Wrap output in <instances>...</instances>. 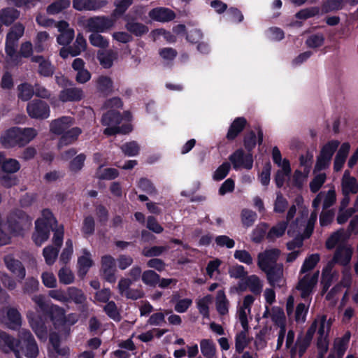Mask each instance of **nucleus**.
<instances>
[{
	"label": "nucleus",
	"instance_id": "nucleus-1",
	"mask_svg": "<svg viewBox=\"0 0 358 358\" xmlns=\"http://www.w3.org/2000/svg\"><path fill=\"white\" fill-rule=\"evenodd\" d=\"M37 134L34 128H20L13 127L7 129L1 135L0 141L5 148H12L15 146L23 147L33 140Z\"/></svg>",
	"mask_w": 358,
	"mask_h": 358
},
{
	"label": "nucleus",
	"instance_id": "nucleus-2",
	"mask_svg": "<svg viewBox=\"0 0 358 358\" xmlns=\"http://www.w3.org/2000/svg\"><path fill=\"white\" fill-rule=\"evenodd\" d=\"M123 116L120 111L115 109L108 110L103 113L101 120L103 126H107L103 130V134L108 136H113L117 134H127L133 128L130 123H124L121 126Z\"/></svg>",
	"mask_w": 358,
	"mask_h": 358
},
{
	"label": "nucleus",
	"instance_id": "nucleus-3",
	"mask_svg": "<svg viewBox=\"0 0 358 358\" xmlns=\"http://www.w3.org/2000/svg\"><path fill=\"white\" fill-rule=\"evenodd\" d=\"M6 224L10 234L18 236L23 234L25 229L31 226V218L22 210L16 208L7 215Z\"/></svg>",
	"mask_w": 358,
	"mask_h": 358
},
{
	"label": "nucleus",
	"instance_id": "nucleus-4",
	"mask_svg": "<svg viewBox=\"0 0 358 358\" xmlns=\"http://www.w3.org/2000/svg\"><path fill=\"white\" fill-rule=\"evenodd\" d=\"M42 314L45 320H49L53 324L55 329L60 332L63 319H64V308L53 304L48 303L41 300L37 301Z\"/></svg>",
	"mask_w": 358,
	"mask_h": 358
},
{
	"label": "nucleus",
	"instance_id": "nucleus-5",
	"mask_svg": "<svg viewBox=\"0 0 358 358\" xmlns=\"http://www.w3.org/2000/svg\"><path fill=\"white\" fill-rule=\"evenodd\" d=\"M16 350H19L27 358H36L38 355V347L32 334L28 330L20 333V338L16 339Z\"/></svg>",
	"mask_w": 358,
	"mask_h": 358
},
{
	"label": "nucleus",
	"instance_id": "nucleus-6",
	"mask_svg": "<svg viewBox=\"0 0 358 358\" xmlns=\"http://www.w3.org/2000/svg\"><path fill=\"white\" fill-rule=\"evenodd\" d=\"M229 160L231 163L233 169L236 171L241 169L250 170L253 166L252 154L248 152L245 153L242 148H238L233 152L229 156Z\"/></svg>",
	"mask_w": 358,
	"mask_h": 358
},
{
	"label": "nucleus",
	"instance_id": "nucleus-7",
	"mask_svg": "<svg viewBox=\"0 0 358 358\" xmlns=\"http://www.w3.org/2000/svg\"><path fill=\"white\" fill-rule=\"evenodd\" d=\"M26 110L31 118L36 120H45L50 114L48 103L45 101L37 99L28 102Z\"/></svg>",
	"mask_w": 358,
	"mask_h": 358
},
{
	"label": "nucleus",
	"instance_id": "nucleus-8",
	"mask_svg": "<svg viewBox=\"0 0 358 358\" xmlns=\"http://www.w3.org/2000/svg\"><path fill=\"white\" fill-rule=\"evenodd\" d=\"M115 19L105 15L94 16L87 19L86 27L92 33H103L112 28Z\"/></svg>",
	"mask_w": 358,
	"mask_h": 358
},
{
	"label": "nucleus",
	"instance_id": "nucleus-9",
	"mask_svg": "<svg viewBox=\"0 0 358 358\" xmlns=\"http://www.w3.org/2000/svg\"><path fill=\"white\" fill-rule=\"evenodd\" d=\"M116 264L115 258L110 255H105L101 258L100 272L103 279L110 283L116 281Z\"/></svg>",
	"mask_w": 358,
	"mask_h": 358
},
{
	"label": "nucleus",
	"instance_id": "nucleus-10",
	"mask_svg": "<svg viewBox=\"0 0 358 358\" xmlns=\"http://www.w3.org/2000/svg\"><path fill=\"white\" fill-rule=\"evenodd\" d=\"M318 276L319 271L312 275L306 274L299 280L296 288L301 292V297L303 299L306 300L312 294L313 290L317 282Z\"/></svg>",
	"mask_w": 358,
	"mask_h": 358
},
{
	"label": "nucleus",
	"instance_id": "nucleus-11",
	"mask_svg": "<svg viewBox=\"0 0 358 358\" xmlns=\"http://www.w3.org/2000/svg\"><path fill=\"white\" fill-rule=\"evenodd\" d=\"M3 262L6 268L13 273L19 282L25 278L26 269L19 259H15L13 255H7L3 257Z\"/></svg>",
	"mask_w": 358,
	"mask_h": 358
},
{
	"label": "nucleus",
	"instance_id": "nucleus-12",
	"mask_svg": "<svg viewBox=\"0 0 358 358\" xmlns=\"http://www.w3.org/2000/svg\"><path fill=\"white\" fill-rule=\"evenodd\" d=\"M54 227L46 224L42 220H36L35 231L33 233L31 239L37 246H41L50 237V232Z\"/></svg>",
	"mask_w": 358,
	"mask_h": 358
},
{
	"label": "nucleus",
	"instance_id": "nucleus-13",
	"mask_svg": "<svg viewBox=\"0 0 358 358\" xmlns=\"http://www.w3.org/2000/svg\"><path fill=\"white\" fill-rule=\"evenodd\" d=\"M266 275L268 282L271 287L278 286L282 287L281 282L283 276V266L282 264H273V266H268L265 268H260Z\"/></svg>",
	"mask_w": 358,
	"mask_h": 358
},
{
	"label": "nucleus",
	"instance_id": "nucleus-14",
	"mask_svg": "<svg viewBox=\"0 0 358 358\" xmlns=\"http://www.w3.org/2000/svg\"><path fill=\"white\" fill-rule=\"evenodd\" d=\"M280 255V250L278 248H272L266 250L264 252L259 253L258 255L257 265L259 268H266L273 266V264H278L277 261Z\"/></svg>",
	"mask_w": 358,
	"mask_h": 358
},
{
	"label": "nucleus",
	"instance_id": "nucleus-15",
	"mask_svg": "<svg viewBox=\"0 0 358 358\" xmlns=\"http://www.w3.org/2000/svg\"><path fill=\"white\" fill-rule=\"evenodd\" d=\"M0 350L6 354L14 352L19 358V350H16V338L0 329Z\"/></svg>",
	"mask_w": 358,
	"mask_h": 358
},
{
	"label": "nucleus",
	"instance_id": "nucleus-16",
	"mask_svg": "<svg viewBox=\"0 0 358 358\" xmlns=\"http://www.w3.org/2000/svg\"><path fill=\"white\" fill-rule=\"evenodd\" d=\"M149 17L154 21L168 22L176 17L175 13L170 8L165 7H157L150 10Z\"/></svg>",
	"mask_w": 358,
	"mask_h": 358
},
{
	"label": "nucleus",
	"instance_id": "nucleus-17",
	"mask_svg": "<svg viewBox=\"0 0 358 358\" xmlns=\"http://www.w3.org/2000/svg\"><path fill=\"white\" fill-rule=\"evenodd\" d=\"M247 124L248 121L245 117H236L229 127L226 138L229 141H234L245 129Z\"/></svg>",
	"mask_w": 358,
	"mask_h": 358
},
{
	"label": "nucleus",
	"instance_id": "nucleus-18",
	"mask_svg": "<svg viewBox=\"0 0 358 358\" xmlns=\"http://www.w3.org/2000/svg\"><path fill=\"white\" fill-rule=\"evenodd\" d=\"M83 255L78 258L77 267H78V276L83 279L90 268L93 266L94 262L91 258V253L87 250H83Z\"/></svg>",
	"mask_w": 358,
	"mask_h": 358
},
{
	"label": "nucleus",
	"instance_id": "nucleus-19",
	"mask_svg": "<svg viewBox=\"0 0 358 358\" xmlns=\"http://www.w3.org/2000/svg\"><path fill=\"white\" fill-rule=\"evenodd\" d=\"M82 133L81 129L79 127H73L70 129L65 131L61 134L59 139L57 147L59 149L72 144L77 141L78 136Z\"/></svg>",
	"mask_w": 358,
	"mask_h": 358
},
{
	"label": "nucleus",
	"instance_id": "nucleus-20",
	"mask_svg": "<svg viewBox=\"0 0 358 358\" xmlns=\"http://www.w3.org/2000/svg\"><path fill=\"white\" fill-rule=\"evenodd\" d=\"M59 98L63 102L78 101L83 98V91L78 87L65 88L60 92Z\"/></svg>",
	"mask_w": 358,
	"mask_h": 358
},
{
	"label": "nucleus",
	"instance_id": "nucleus-21",
	"mask_svg": "<svg viewBox=\"0 0 358 358\" xmlns=\"http://www.w3.org/2000/svg\"><path fill=\"white\" fill-rule=\"evenodd\" d=\"M20 13L13 7H6L0 10V20L2 25L10 26L19 18Z\"/></svg>",
	"mask_w": 358,
	"mask_h": 358
},
{
	"label": "nucleus",
	"instance_id": "nucleus-22",
	"mask_svg": "<svg viewBox=\"0 0 358 358\" xmlns=\"http://www.w3.org/2000/svg\"><path fill=\"white\" fill-rule=\"evenodd\" d=\"M96 87L100 94L107 96L113 91V81L107 76H100L96 80Z\"/></svg>",
	"mask_w": 358,
	"mask_h": 358
},
{
	"label": "nucleus",
	"instance_id": "nucleus-23",
	"mask_svg": "<svg viewBox=\"0 0 358 358\" xmlns=\"http://www.w3.org/2000/svg\"><path fill=\"white\" fill-rule=\"evenodd\" d=\"M71 123V118L67 116H63L60 118L54 120L51 122L50 125V131L52 134L61 135L67 130Z\"/></svg>",
	"mask_w": 358,
	"mask_h": 358
},
{
	"label": "nucleus",
	"instance_id": "nucleus-24",
	"mask_svg": "<svg viewBox=\"0 0 358 358\" xmlns=\"http://www.w3.org/2000/svg\"><path fill=\"white\" fill-rule=\"evenodd\" d=\"M350 145L349 143H343L339 148L334 162V169L335 171H339L342 169L345 160L348 157Z\"/></svg>",
	"mask_w": 358,
	"mask_h": 358
},
{
	"label": "nucleus",
	"instance_id": "nucleus-25",
	"mask_svg": "<svg viewBox=\"0 0 358 358\" xmlns=\"http://www.w3.org/2000/svg\"><path fill=\"white\" fill-rule=\"evenodd\" d=\"M107 0H85L73 8L78 11L98 10L106 6Z\"/></svg>",
	"mask_w": 358,
	"mask_h": 358
},
{
	"label": "nucleus",
	"instance_id": "nucleus-26",
	"mask_svg": "<svg viewBox=\"0 0 358 358\" xmlns=\"http://www.w3.org/2000/svg\"><path fill=\"white\" fill-rule=\"evenodd\" d=\"M282 169V170H278L275 175V182L278 188H281L283 186L285 176H289L291 173L290 163L288 159H283Z\"/></svg>",
	"mask_w": 358,
	"mask_h": 358
},
{
	"label": "nucleus",
	"instance_id": "nucleus-27",
	"mask_svg": "<svg viewBox=\"0 0 358 358\" xmlns=\"http://www.w3.org/2000/svg\"><path fill=\"white\" fill-rule=\"evenodd\" d=\"M17 97L22 101H29L34 95V87L29 83H22L17 87Z\"/></svg>",
	"mask_w": 358,
	"mask_h": 358
},
{
	"label": "nucleus",
	"instance_id": "nucleus-28",
	"mask_svg": "<svg viewBox=\"0 0 358 358\" xmlns=\"http://www.w3.org/2000/svg\"><path fill=\"white\" fill-rule=\"evenodd\" d=\"M287 222L281 221L272 227L266 234V238L273 241L277 238L282 237L287 228Z\"/></svg>",
	"mask_w": 358,
	"mask_h": 358
},
{
	"label": "nucleus",
	"instance_id": "nucleus-29",
	"mask_svg": "<svg viewBox=\"0 0 358 358\" xmlns=\"http://www.w3.org/2000/svg\"><path fill=\"white\" fill-rule=\"evenodd\" d=\"M125 28L129 33L137 37L142 36L149 31V29L146 25L141 22H136L134 21L127 22L125 24Z\"/></svg>",
	"mask_w": 358,
	"mask_h": 358
},
{
	"label": "nucleus",
	"instance_id": "nucleus-30",
	"mask_svg": "<svg viewBox=\"0 0 358 358\" xmlns=\"http://www.w3.org/2000/svg\"><path fill=\"white\" fill-rule=\"evenodd\" d=\"M115 59V54L111 50L108 51L99 50L97 52V59L104 69H110L113 66Z\"/></svg>",
	"mask_w": 358,
	"mask_h": 358
},
{
	"label": "nucleus",
	"instance_id": "nucleus-31",
	"mask_svg": "<svg viewBox=\"0 0 358 358\" xmlns=\"http://www.w3.org/2000/svg\"><path fill=\"white\" fill-rule=\"evenodd\" d=\"M70 0H55L48 6L46 12L49 15H56L70 7Z\"/></svg>",
	"mask_w": 358,
	"mask_h": 358
},
{
	"label": "nucleus",
	"instance_id": "nucleus-32",
	"mask_svg": "<svg viewBox=\"0 0 358 358\" xmlns=\"http://www.w3.org/2000/svg\"><path fill=\"white\" fill-rule=\"evenodd\" d=\"M351 258L352 252L347 248H338L334 256V262L342 266H347Z\"/></svg>",
	"mask_w": 358,
	"mask_h": 358
},
{
	"label": "nucleus",
	"instance_id": "nucleus-33",
	"mask_svg": "<svg viewBox=\"0 0 358 358\" xmlns=\"http://www.w3.org/2000/svg\"><path fill=\"white\" fill-rule=\"evenodd\" d=\"M78 315L76 313H69L66 315L64 313V319H63L62 324V329L60 333L68 336L71 331V327L78 321Z\"/></svg>",
	"mask_w": 358,
	"mask_h": 358
},
{
	"label": "nucleus",
	"instance_id": "nucleus-34",
	"mask_svg": "<svg viewBox=\"0 0 358 358\" xmlns=\"http://www.w3.org/2000/svg\"><path fill=\"white\" fill-rule=\"evenodd\" d=\"M216 309L220 315H225L229 312V301L224 290H219L217 294Z\"/></svg>",
	"mask_w": 358,
	"mask_h": 358
},
{
	"label": "nucleus",
	"instance_id": "nucleus-35",
	"mask_svg": "<svg viewBox=\"0 0 358 358\" xmlns=\"http://www.w3.org/2000/svg\"><path fill=\"white\" fill-rule=\"evenodd\" d=\"M268 228V224L262 222L259 224L252 231L251 240L255 243H260L266 236V231Z\"/></svg>",
	"mask_w": 358,
	"mask_h": 358
},
{
	"label": "nucleus",
	"instance_id": "nucleus-36",
	"mask_svg": "<svg viewBox=\"0 0 358 358\" xmlns=\"http://www.w3.org/2000/svg\"><path fill=\"white\" fill-rule=\"evenodd\" d=\"M103 164H100L96 174L99 180H114L119 176V171L115 168H106L101 171Z\"/></svg>",
	"mask_w": 358,
	"mask_h": 358
},
{
	"label": "nucleus",
	"instance_id": "nucleus-37",
	"mask_svg": "<svg viewBox=\"0 0 358 358\" xmlns=\"http://www.w3.org/2000/svg\"><path fill=\"white\" fill-rule=\"evenodd\" d=\"M246 280L250 291L255 295H259L263 287L260 278L257 275L253 274L246 276Z\"/></svg>",
	"mask_w": 358,
	"mask_h": 358
},
{
	"label": "nucleus",
	"instance_id": "nucleus-38",
	"mask_svg": "<svg viewBox=\"0 0 358 358\" xmlns=\"http://www.w3.org/2000/svg\"><path fill=\"white\" fill-rule=\"evenodd\" d=\"M86 155L80 153L75 156L69 164V169L71 172L77 173L80 171L85 165Z\"/></svg>",
	"mask_w": 358,
	"mask_h": 358
},
{
	"label": "nucleus",
	"instance_id": "nucleus-39",
	"mask_svg": "<svg viewBox=\"0 0 358 358\" xmlns=\"http://www.w3.org/2000/svg\"><path fill=\"white\" fill-rule=\"evenodd\" d=\"M340 142L337 140H331L327 142L321 149L320 155L326 159H331L332 156L339 146Z\"/></svg>",
	"mask_w": 358,
	"mask_h": 358
},
{
	"label": "nucleus",
	"instance_id": "nucleus-40",
	"mask_svg": "<svg viewBox=\"0 0 358 358\" xmlns=\"http://www.w3.org/2000/svg\"><path fill=\"white\" fill-rule=\"evenodd\" d=\"M59 252V248L51 245L45 247L43 250V255L45 263L49 266L52 265L58 257Z\"/></svg>",
	"mask_w": 358,
	"mask_h": 358
},
{
	"label": "nucleus",
	"instance_id": "nucleus-41",
	"mask_svg": "<svg viewBox=\"0 0 358 358\" xmlns=\"http://www.w3.org/2000/svg\"><path fill=\"white\" fill-rule=\"evenodd\" d=\"M200 348L202 355L206 358H213L215 355V345L210 339H202L200 342Z\"/></svg>",
	"mask_w": 358,
	"mask_h": 358
},
{
	"label": "nucleus",
	"instance_id": "nucleus-42",
	"mask_svg": "<svg viewBox=\"0 0 358 358\" xmlns=\"http://www.w3.org/2000/svg\"><path fill=\"white\" fill-rule=\"evenodd\" d=\"M132 0H120L115 3V8L113 10L111 17L115 20L120 17L132 4Z\"/></svg>",
	"mask_w": 358,
	"mask_h": 358
},
{
	"label": "nucleus",
	"instance_id": "nucleus-43",
	"mask_svg": "<svg viewBox=\"0 0 358 358\" xmlns=\"http://www.w3.org/2000/svg\"><path fill=\"white\" fill-rule=\"evenodd\" d=\"M325 38L322 33H316L308 36L305 43L310 48H317L324 43Z\"/></svg>",
	"mask_w": 358,
	"mask_h": 358
},
{
	"label": "nucleus",
	"instance_id": "nucleus-44",
	"mask_svg": "<svg viewBox=\"0 0 358 358\" xmlns=\"http://www.w3.org/2000/svg\"><path fill=\"white\" fill-rule=\"evenodd\" d=\"M320 259L319 254H312L306 257L301 266L300 273H306L313 270Z\"/></svg>",
	"mask_w": 358,
	"mask_h": 358
},
{
	"label": "nucleus",
	"instance_id": "nucleus-45",
	"mask_svg": "<svg viewBox=\"0 0 358 358\" xmlns=\"http://www.w3.org/2000/svg\"><path fill=\"white\" fill-rule=\"evenodd\" d=\"M241 222L244 227H252L257 218V214L250 209L244 208L241 213Z\"/></svg>",
	"mask_w": 358,
	"mask_h": 358
},
{
	"label": "nucleus",
	"instance_id": "nucleus-46",
	"mask_svg": "<svg viewBox=\"0 0 358 358\" xmlns=\"http://www.w3.org/2000/svg\"><path fill=\"white\" fill-rule=\"evenodd\" d=\"M105 313L115 322H120L122 319L116 303L113 301H108L103 307Z\"/></svg>",
	"mask_w": 358,
	"mask_h": 358
},
{
	"label": "nucleus",
	"instance_id": "nucleus-47",
	"mask_svg": "<svg viewBox=\"0 0 358 358\" xmlns=\"http://www.w3.org/2000/svg\"><path fill=\"white\" fill-rule=\"evenodd\" d=\"M66 293L69 302L73 301L76 304H80L86 299L83 291L75 287H69Z\"/></svg>",
	"mask_w": 358,
	"mask_h": 358
},
{
	"label": "nucleus",
	"instance_id": "nucleus-48",
	"mask_svg": "<svg viewBox=\"0 0 358 358\" xmlns=\"http://www.w3.org/2000/svg\"><path fill=\"white\" fill-rule=\"evenodd\" d=\"M357 191L358 185L354 177H348L346 179H343L342 182L343 194H356Z\"/></svg>",
	"mask_w": 358,
	"mask_h": 358
},
{
	"label": "nucleus",
	"instance_id": "nucleus-49",
	"mask_svg": "<svg viewBox=\"0 0 358 358\" xmlns=\"http://www.w3.org/2000/svg\"><path fill=\"white\" fill-rule=\"evenodd\" d=\"M39 282L34 277L27 278L22 285V292L25 294H32L38 290Z\"/></svg>",
	"mask_w": 358,
	"mask_h": 358
},
{
	"label": "nucleus",
	"instance_id": "nucleus-50",
	"mask_svg": "<svg viewBox=\"0 0 358 358\" xmlns=\"http://www.w3.org/2000/svg\"><path fill=\"white\" fill-rule=\"evenodd\" d=\"M141 280L144 284L155 287L159 282V275L152 270H147L142 273Z\"/></svg>",
	"mask_w": 358,
	"mask_h": 358
},
{
	"label": "nucleus",
	"instance_id": "nucleus-51",
	"mask_svg": "<svg viewBox=\"0 0 358 358\" xmlns=\"http://www.w3.org/2000/svg\"><path fill=\"white\" fill-rule=\"evenodd\" d=\"M90 44L94 47L106 48L109 45L108 40L100 34V33H92L89 36Z\"/></svg>",
	"mask_w": 358,
	"mask_h": 358
},
{
	"label": "nucleus",
	"instance_id": "nucleus-52",
	"mask_svg": "<svg viewBox=\"0 0 358 358\" xmlns=\"http://www.w3.org/2000/svg\"><path fill=\"white\" fill-rule=\"evenodd\" d=\"M49 34L47 31H39L34 39V50L37 53H41L45 50L44 43L49 38Z\"/></svg>",
	"mask_w": 358,
	"mask_h": 358
},
{
	"label": "nucleus",
	"instance_id": "nucleus-53",
	"mask_svg": "<svg viewBox=\"0 0 358 358\" xmlns=\"http://www.w3.org/2000/svg\"><path fill=\"white\" fill-rule=\"evenodd\" d=\"M211 302L210 295H207L200 299L196 304L199 313L203 318H209V304Z\"/></svg>",
	"mask_w": 358,
	"mask_h": 358
},
{
	"label": "nucleus",
	"instance_id": "nucleus-54",
	"mask_svg": "<svg viewBox=\"0 0 358 358\" xmlns=\"http://www.w3.org/2000/svg\"><path fill=\"white\" fill-rule=\"evenodd\" d=\"M343 236L344 233L343 229H340L335 232H333L326 241L325 246L327 249H334L343 238Z\"/></svg>",
	"mask_w": 358,
	"mask_h": 358
},
{
	"label": "nucleus",
	"instance_id": "nucleus-55",
	"mask_svg": "<svg viewBox=\"0 0 358 358\" xmlns=\"http://www.w3.org/2000/svg\"><path fill=\"white\" fill-rule=\"evenodd\" d=\"M249 341L247 339L245 331H241L236 335L235 337V348L236 351L241 354L248 346Z\"/></svg>",
	"mask_w": 358,
	"mask_h": 358
},
{
	"label": "nucleus",
	"instance_id": "nucleus-56",
	"mask_svg": "<svg viewBox=\"0 0 358 358\" xmlns=\"http://www.w3.org/2000/svg\"><path fill=\"white\" fill-rule=\"evenodd\" d=\"M257 145V135L252 130L244 136L243 145L247 152L252 153V151Z\"/></svg>",
	"mask_w": 358,
	"mask_h": 358
},
{
	"label": "nucleus",
	"instance_id": "nucleus-57",
	"mask_svg": "<svg viewBox=\"0 0 358 358\" xmlns=\"http://www.w3.org/2000/svg\"><path fill=\"white\" fill-rule=\"evenodd\" d=\"M95 231V221L92 215L85 217L83 222L81 231L85 236H91Z\"/></svg>",
	"mask_w": 358,
	"mask_h": 358
},
{
	"label": "nucleus",
	"instance_id": "nucleus-58",
	"mask_svg": "<svg viewBox=\"0 0 358 358\" xmlns=\"http://www.w3.org/2000/svg\"><path fill=\"white\" fill-rule=\"evenodd\" d=\"M2 171L7 173H16L20 169V164L17 160L14 159H6L1 164Z\"/></svg>",
	"mask_w": 358,
	"mask_h": 358
},
{
	"label": "nucleus",
	"instance_id": "nucleus-59",
	"mask_svg": "<svg viewBox=\"0 0 358 358\" xmlns=\"http://www.w3.org/2000/svg\"><path fill=\"white\" fill-rule=\"evenodd\" d=\"M58 278L60 283L69 285L74 281V275L72 271L66 266L62 267L58 272Z\"/></svg>",
	"mask_w": 358,
	"mask_h": 358
},
{
	"label": "nucleus",
	"instance_id": "nucleus-60",
	"mask_svg": "<svg viewBox=\"0 0 358 358\" xmlns=\"http://www.w3.org/2000/svg\"><path fill=\"white\" fill-rule=\"evenodd\" d=\"M231 169V164L228 162H223L218 168L215 170L213 173V179L217 181L223 180L227 177Z\"/></svg>",
	"mask_w": 358,
	"mask_h": 358
},
{
	"label": "nucleus",
	"instance_id": "nucleus-61",
	"mask_svg": "<svg viewBox=\"0 0 358 358\" xmlns=\"http://www.w3.org/2000/svg\"><path fill=\"white\" fill-rule=\"evenodd\" d=\"M320 13V8L317 6L310 7L300 10L295 15L296 18L299 20H307L315 17Z\"/></svg>",
	"mask_w": 358,
	"mask_h": 358
},
{
	"label": "nucleus",
	"instance_id": "nucleus-62",
	"mask_svg": "<svg viewBox=\"0 0 358 358\" xmlns=\"http://www.w3.org/2000/svg\"><path fill=\"white\" fill-rule=\"evenodd\" d=\"M121 149L123 153L129 157L136 156L140 151V148L136 141H131L123 144Z\"/></svg>",
	"mask_w": 358,
	"mask_h": 358
},
{
	"label": "nucleus",
	"instance_id": "nucleus-63",
	"mask_svg": "<svg viewBox=\"0 0 358 358\" xmlns=\"http://www.w3.org/2000/svg\"><path fill=\"white\" fill-rule=\"evenodd\" d=\"M38 73L43 77H51L54 73V66L49 60L45 59L40 62Z\"/></svg>",
	"mask_w": 358,
	"mask_h": 358
},
{
	"label": "nucleus",
	"instance_id": "nucleus-64",
	"mask_svg": "<svg viewBox=\"0 0 358 358\" xmlns=\"http://www.w3.org/2000/svg\"><path fill=\"white\" fill-rule=\"evenodd\" d=\"M326 174L320 173L315 176L310 182V189L313 193L317 192L326 181Z\"/></svg>",
	"mask_w": 358,
	"mask_h": 358
}]
</instances>
